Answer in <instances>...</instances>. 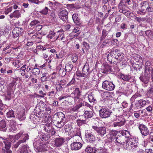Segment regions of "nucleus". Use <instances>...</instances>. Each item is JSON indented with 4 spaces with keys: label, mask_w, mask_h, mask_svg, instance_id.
Returning <instances> with one entry per match:
<instances>
[{
    "label": "nucleus",
    "mask_w": 153,
    "mask_h": 153,
    "mask_svg": "<svg viewBox=\"0 0 153 153\" xmlns=\"http://www.w3.org/2000/svg\"><path fill=\"white\" fill-rule=\"evenodd\" d=\"M17 117L18 119L20 121L25 120V117L24 111H23L17 113Z\"/></svg>",
    "instance_id": "c85d7f7f"
},
{
    "label": "nucleus",
    "mask_w": 153,
    "mask_h": 153,
    "mask_svg": "<svg viewBox=\"0 0 153 153\" xmlns=\"http://www.w3.org/2000/svg\"><path fill=\"white\" fill-rule=\"evenodd\" d=\"M81 92L78 88H76L73 92L71 93L72 94H74V97H79L80 95Z\"/></svg>",
    "instance_id": "473e14b6"
},
{
    "label": "nucleus",
    "mask_w": 153,
    "mask_h": 153,
    "mask_svg": "<svg viewBox=\"0 0 153 153\" xmlns=\"http://www.w3.org/2000/svg\"><path fill=\"white\" fill-rule=\"evenodd\" d=\"M79 97H74V101L75 103L76 104H82L83 106V100L79 98Z\"/></svg>",
    "instance_id": "c9c22d12"
},
{
    "label": "nucleus",
    "mask_w": 153,
    "mask_h": 153,
    "mask_svg": "<svg viewBox=\"0 0 153 153\" xmlns=\"http://www.w3.org/2000/svg\"><path fill=\"white\" fill-rule=\"evenodd\" d=\"M35 115L38 118H42L43 119V122L46 123L48 120L49 115L46 114L45 111L42 110L39 108V106H36L34 111Z\"/></svg>",
    "instance_id": "f257e3e1"
},
{
    "label": "nucleus",
    "mask_w": 153,
    "mask_h": 153,
    "mask_svg": "<svg viewBox=\"0 0 153 153\" xmlns=\"http://www.w3.org/2000/svg\"><path fill=\"white\" fill-rule=\"evenodd\" d=\"M64 142V140L63 139L57 138L55 140L54 145L56 147H59L62 145Z\"/></svg>",
    "instance_id": "5701e85b"
},
{
    "label": "nucleus",
    "mask_w": 153,
    "mask_h": 153,
    "mask_svg": "<svg viewBox=\"0 0 153 153\" xmlns=\"http://www.w3.org/2000/svg\"><path fill=\"white\" fill-rule=\"evenodd\" d=\"M112 112L107 108H102L99 111V116L102 118H106L110 117Z\"/></svg>",
    "instance_id": "20e7f679"
},
{
    "label": "nucleus",
    "mask_w": 153,
    "mask_h": 153,
    "mask_svg": "<svg viewBox=\"0 0 153 153\" xmlns=\"http://www.w3.org/2000/svg\"><path fill=\"white\" fill-rule=\"evenodd\" d=\"M135 105L136 106L134 107L135 109H138L139 108L144 107L146 104V101L144 100L141 99L136 101Z\"/></svg>",
    "instance_id": "2eb2a0df"
},
{
    "label": "nucleus",
    "mask_w": 153,
    "mask_h": 153,
    "mask_svg": "<svg viewBox=\"0 0 153 153\" xmlns=\"http://www.w3.org/2000/svg\"><path fill=\"white\" fill-rule=\"evenodd\" d=\"M139 128L143 135L146 136L149 134V130L145 125L143 124H140L139 126Z\"/></svg>",
    "instance_id": "ddd939ff"
},
{
    "label": "nucleus",
    "mask_w": 153,
    "mask_h": 153,
    "mask_svg": "<svg viewBox=\"0 0 153 153\" xmlns=\"http://www.w3.org/2000/svg\"><path fill=\"white\" fill-rule=\"evenodd\" d=\"M150 74H148V73H145L143 76H140V79L141 81L145 84L147 83L150 78Z\"/></svg>",
    "instance_id": "f3484780"
},
{
    "label": "nucleus",
    "mask_w": 153,
    "mask_h": 153,
    "mask_svg": "<svg viewBox=\"0 0 153 153\" xmlns=\"http://www.w3.org/2000/svg\"><path fill=\"white\" fill-rule=\"evenodd\" d=\"M9 29L7 27L4 28L3 29L0 30V36L4 35L9 31Z\"/></svg>",
    "instance_id": "79ce46f5"
},
{
    "label": "nucleus",
    "mask_w": 153,
    "mask_h": 153,
    "mask_svg": "<svg viewBox=\"0 0 153 153\" xmlns=\"http://www.w3.org/2000/svg\"><path fill=\"white\" fill-rule=\"evenodd\" d=\"M82 106V104H77L75 106H74L73 108L71 109V110L72 111H75L80 107Z\"/></svg>",
    "instance_id": "13d9d810"
},
{
    "label": "nucleus",
    "mask_w": 153,
    "mask_h": 153,
    "mask_svg": "<svg viewBox=\"0 0 153 153\" xmlns=\"http://www.w3.org/2000/svg\"><path fill=\"white\" fill-rule=\"evenodd\" d=\"M7 116L8 117H15L13 111L10 110L7 113Z\"/></svg>",
    "instance_id": "6e6d98bb"
},
{
    "label": "nucleus",
    "mask_w": 153,
    "mask_h": 153,
    "mask_svg": "<svg viewBox=\"0 0 153 153\" xmlns=\"http://www.w3.org/2000/svg\"><path fill=\"white\" fill-rule=\"evenodd\" d=\"M119 54H118L117 56V59H118L121 62L124 59V54L121 52H120L119 51Z\"/></svg>",
    "instance_id": "a18cd8bd"
},
{
    "label": "nucleus",
    "mask_w": 153,
    "mask_h": 153,
    "mask_svg": "<svg viewBox=\"0 0 153 153\" xmlns=\"http://www.w3.org/2000/svg\"><path fill=\"white\" fill-rule=\"evenodd\" d=\"M24 42L28 46H30L33 44V42L32 41H29L27 39H25L24 40Z\"/></svg>",
    "instance_id": "4d7b16f0"
},
{
    "label": "nucleus",
    "mask_w": 153,
    "mask_h": 153,
    "mask_svg": "<svg viewBox=\"0 0 153 153\" xmlns=\"http://www.w3.org/2000/svg\"><path fill=\"white\" fill-rule=\"evenodd\" d=\"M68 13L65 9L62 10L59 14V17L63 21H66L68 19Z\"/></svg>",
    "instance_id": "4468645a"
},
{
    "label": "nucleus",
    "mask_w": 153,
    "mask_h": 153,
    "mask_svg": "<svg viewBox=\"0 0 153 153\" xmlns=\"http://www.w3.org/2000/svg\"><path fill=\"white\" fill-rule=\"evenodd\" d=\"M53 128L50 123H47L45 126L44 129L45 131L48 133L51 132Z\"/></svg>",
    "instance_id": "c756f323"
},
{
    "label": "nucleus",
    "mask_w": 153,
    "mask_h": 153,
    "mask_svg": "<svg viewBox=\"0 0 153 153\" xmlns=\"http://www.w3.org/2000/svg\"><path fill=\"white\" fill-rule=\"evenodd\" d=\"M42 36L41 34L39 33H36L34 35L32 36V39H33L36 40V41H37V40L41 39H42Z\"/></svg>",
    "instance_id": "2f4dec72"
},
{
    "label": "nucleus",
    "mask_w": 153,
    "mask_h": 153,
    "mask_svg": "<svg viewBox=\"0 0 153 153\" xmlns=\"http://www.w3.org/2000/svg\"><path fill=\"white\" fill-rule=\"evenodd\" d=\"M85 137L88 141L89 142L91 141L92 142L95 140V137L90 132L85 133Z\"/></svg>",
    "instance_id": "aec40b11"
},
{
    "label": "nucleus",
    "mask_w": 153,
    "mask_h": 153,
    "mask_svg": "<svg viewBox=\"0 0 153 153\" xmlns=\"http://www.w3.org/2000/svg\"><path fill=\"white\" fill-rule=\"evenodd\" d=\"M119 50L116 49L111 52L107 55V59L111 63L114 59H117L118 54H119Z\"/></svg>",
    "instance_id": "423d86ee"
},
{
    "label": "nucleus",
    "mask_w": 153,
    "mask_h": 153,
    "mask_svg": "<svg viewBox=\"0 0 153 153\" xmlns=\"http://www.w3.org/2000/svg\"><path fill=\"white\" fill-rule=\"evenodd\" d=\"M75 75H74V77L72 78L71 80L68 83L67 85L66 86L67 87L68 86H69L74 84L75 83Z\"/></svg>",
    "instance_id": "0e129e2a"
},
{
    "label": "nucleus",
    "mask_w": 153,
    "mask_h": 153,
    "mask_svg": "<svg viewBox=\"0 0 153 153\" xmlns=\"http://www.w3.org/2000/svg\"><path fill=\"white\" fill-rule=\"evenodd\" d=\"M39 23V22L36 20H34L32 21L30 23V25L32 27L33 26Z\"/></svg>",
    "instance_id": "774afa93"
},
{
    "label": "nucleus",
    "mask_w": 153,
    "mask_h": 153,
    "mask_svg": "<svg viewBox=\"0 0 153 153\" xmlns=\"http://www.w3.org/2000/svg\"><path fill=\"white\" fill-rule=\"evenodd\" d=\"M73 67V65L71 64L68 63L66 64L65 69L67 72H69L72 70Z\"/></svg>",
    "instance_id": "a19ab883"
},
{
    "label": "nucleus",
    "mask_w": 153,
    "mask_h": 153,
    "mask_svg": "<svg viewBox=\"0 0 153 153\" xmlns=\"http://www.w3.org/2000/svg\"><path fill=\"white\" fill-rule=\"evenodd\" d=\"M76 123L79 126H81L83 124H86L87 122L85 120H76Z\"/></svg>",
    "instance_id": "09e8293b"
},
{
    "label": "nucleus",
    "mask_w": 153,
    "mask_h": 153,
    "mask_svg": "<svg viewBox=\"0 0 153 153\" xmlns=\"http://www.w3.org/2000/svg\"><path fill=\"white\" fill-rule=\"evenodd\" d=\"M120 134L121 136L124 137L125 140H127L126 138H128L130 136V134L129 132L126 130H123L120 131Z\"/></svg>",
    "instance_id": "bb28decb"
},
{
    "label": "nucleus",
    "mask_w": 153,
    "mask_h": 153,
    "mask_svg": "<svg viewBox=\"0 0 153 153\" xmlns=\"http://www.w3.org/2000/svg\"><path fill=\"white\" fill-rule=\"evenodd\" d=\"M67 72L65 68H61L59 70V74L60 76L63 77L65 75Z\"/></svg>",
    "instance_id": "58836bf2"
},
{
    "label": "nucleus",
    "mask_w": 153,
    "mask_h": 153,
    "mask_svg": "<svg viewBox=\"0 0 153 153\" xmlns=\"http://www.w3.org/2000/svg\"><path fill=\"white\" fill-rule=\"evenodd\" d=\"M50 10L48 7H45L42 10L39 11V13L42 15H46L48 13V11Z\"/></svg>",
    "instance_id": "c03bdc74"
},
{
    "label": "nucleus",
    "mask_w": 153,
    "mask_h": 153,
    "mask_svg": "<svg viewBox=\"0 0 153 153\" xmlns=\"http://www.w3.org/2000/svg\"><path fill=\"white\" fill-rule=\"evenodd\" d=\"M88 99L90 102H94L96 100L94 99L93 95L91 94H89L88 96Z\"/></svg>",
    "instance_id": "680f3d73"
},
{
    "label": "nucleus",
    "mask_w": 153,
    "mask_h": 153,
    "mask_svg": "<svg viewBox=\"0 0 153 153\" xmlns=\"http://www.w3.org/2000/svg\"><path fill=\"white\" fill-rule=\"evenodd\" d=\"M108 33L106 30L105 29L102 30V36L100 38L101 41H102L104 39L106 36L107 35Z\"/></svg>",
    "instance_id": "37998d69"
},
{
    "label": "nucleus",
    "mask_w": 153,
    "mask_h": 153,
    "mask_svg": "<svg viewBox=\"0 0 153 153\" xmlns=\"http://www.w3.org/2000/svg\"><path fill=\"white\" fill-rule=\"evenodd\" d=\"M33 115H31L30 117V118L32 121H33L34 124H37L39 122V120H40L41 119H38L34 117H33Z\"/></svg>",
    "instance_id": "864d4df0"
},
{
    "label": "nucleus",
    "mask_w": 153,
    "mask_h": 153,
    "mask_svg": "<svg viewBox=\"0 0 153 153\" xmlns=\"http://www.w3.org/2000/svg\"><path fill=\"white\" fill-rule=\"evenodd\" d=\"M120 76V77L122 79L125 81H129L131 77L130 75L123 74H121Z\"/></svg>",
    "instance_id": "e433bc0d"
},
{
    "label": "nucleus",
    "mask_w": 153,
    "mask_h": 153,
    "mask_svg": "<svg viewBox=\"0 0 153 153\" xmlns=\"http://www.w3.org/2000/svg\"><path fill=\"white\" fill-rule=\"evenodd\" d=\"M22 13L19 10H15L9 15L10 18L13 20H15L21 17Z\"/></svg>",
    "instance_id": "9d476101"
},
{
    "label": "nucleus",
    "mask_w": 153,
    "mask_h": 153,
    "mask_svg": "<svg viewBox=\"0 0 153 153\" xmlns=\"http://www.w3.org/2000/svg\"><path fill=\"white\" fill-rule=\"evenodd\" d=\"M7 129L6 123L4 120H2L0 122V130L3 131H5Z\"/></svg>",
    "instance_id": "a878e982"
},
{
    "label": "nucleus",
    "mask_w": 153,
    "mask_h": 153,
    "mask_svg": "<svg viewBox=\"0 0 153 153\" xmlns=\"http://www.w3.org/2000/svg\"><path fill=\"white\" fill-rule=\"evenodd\" d=\"M142 58L139 55L134 54L133 55V59L137 62H139L140 60H142Z\"/></svg>",
    "instance_id": "de8ad7c7"
},
{
    "label": "nucleus",
    "mask_w": 153,
    "mask_h": 153,
    "mask_svg": "<svg viewBox=\"0 0 153 153\" xmlns=\"http://www.w3.org/2000/svg\"><path fill=\"white\" fill-rule=\"evenodd\" d=\"M151 64V63L149 61H147L145 63V71L146 72L147 71H149L150 69V66Z\"/></svg>",
    "instance_id": "49530a36"
},
{
    "label": "nucleus",
    "mask_w": 153,
    "mask_h": 153,
    "mask_svg": "<svg viewBox=\"0 0 153 153\" xmlns=\"http://www.w3.org/2000/svg\"><path fill=\"white\" fill-rule=\"evenodd\" d=\"M24 136L25 137H24L23 140H19L13 146L14 148H17L21 143L25 142L26 140L28 139V136L27 134H25L24 135Z\"/></svg>",
    "instance_id": "6ab92c4d"
},
{
    "label": "nucleus",
    "mask_w": 153,
    "mask_h": 153,
    "mask_svg": "<svg viewBox=\"0 0 153 153\" xmlns=\"http://www.w3.org/2000/svg\"><path fill=\"white\" fill-rule=\"evenodd\" d=\"M59 33V34H60L58 35L56 39L54 38V41H56L59 38H60L61 40H64L65 39V37L64 36V34L63 33V31L61 30L58 31L57 32V34H58V33Z\"/></svg>",
    "instance_id": "cd10ccee"
},
{
    "label": "nucleus",
    "mask_w": 153,
    "mask_h": 153,
    "mask_svg": "<svg viewBox=\"0 0 153 153\" xmlns=\"http://www.w3.org/2000/svg\"><path fill=\"white\" fill-rule=\"evenodd\" d=\"M4 143L5 144V149H10L11 146V143L9 142L5 141H4Z\"/></svg>",
    "instance_id": "bf43d9fd"
},
{
    "label": "nucleus",
    "mask_w": 153,
    "mask_h": 153,
    "mask_svg": "<svg viewBox=\"0 0 153 153\" xmlns=\"http://www.w3.org/2000/svg\"><path fill=\"white\" fill-rule=\"evenodd\" d=\"M102 87L104 89L111 91L114 89L115 86L112 82L108 80H105L102 83Z\"/></svg>",
    "instance_id": "7ed1b4c3"
},
{
    "label": "nucleus",
    "mask_w": 153,
    "mask_h": 153,
    "mask_svg": "<svg viewBox=\"0 0 153 153\" xmlns=\"http://www.w3.org/2000/svg\"><path fill=\"white\" fill-rule=\"evenodd\" d=\"M17 129L16 126H14L13 125L10 126V128L9 129V132H14Z\"/></svg>",
    "instance_id": "e2e57ef3"
},
{
    "label": "nucleus",
    "mask_w": 153,
    "mask_h": 153,
    "mask_svg": "<svg viewBox=\"0 0 153 153\" xmlns=\"http://www.w3.org/2000/svg\"><path fill=\"white\" fill-rule=\"evenodd\" d=\"M89 69V66L87 63H86L84 65L82 68V72L84 76H86L88 74V71Z\"/></svg>",
    "instance_id": "4be33fe9"
},
{
    "label": "nucleus",
    "mask_w": 153,
    "mask_h": 153,
    "mask_svg": "<svg viewBox=\"0 0 153 153\" xmlns=\"http://www.w3.org/2000/svg\"><path fill=\"white\" fill-rule=\"evenodd\" d=\"M22 31L21 28L16 27L13 30L12 33L14 39L18 38L20 35Z\"/></svg>",
    "instance_id": "f8f14e48"
},
{
    "label": "nucleus",
    "mask_w": 153,
    "mask_h": 153,
    "mask_svg": "<svg viewBox=\"0 0 153 153\" xmlns=\"http://www.w3.org/2000/svg\"><path fill=\"white\" fill-rule=\"evenodd\" d=\"M34 147L36 152L44 151L45 150V146L38 142H35L33 143Z\"/></svg>",
    "instance_id": "1a4fd4ad"
},
{
    "label": "nucleus",
    "mask_w": 153,
    "mask_h": 153,
    "mask_svg": "<svg viewBox=\"0 0 153 153\" xmlns=\"http://www.w3.org/2000/svg\"><path fill=\"white\" fill-rule=\"evenodd\" d=\"M31 72L33 75L37 76L39 74L40 71L39 68H33L31 71Z\"/></svg>",
    "instance_id": "ea45409f"
},
{
    "label": "nucleus",
    "mask_w": 153,
    "mask_h": 153,
    "mask_svg": "<svg viewBox=\"0 0 153 153\" xmlns=\"http://www.w3.org/2000/svg\"><path fill=\"white\" fill-rule=\"evenodd\" d=\"M82 144L81 143L78 142H74L71 144V146L72 150H77L82 147Z\"/></svg>",
    "instance_id": "dca6fc26"
},
{
    "label": "nucleus",
    "mask_w": 153,
    "mask_h": 153,
    "mask_svg": "<svg viewBox=\"0 0 153 153\" xmlns=\"http://www.w3.org/2000/svg\"><path fill=\"white\" fill-rule=\"evenodd\" d=\"M78 59V55L76 54H74L72 55V62L75 63L76 62Z\"/></svg>",
    "instance_id": "338daca9"
},
{
    "label": "nucleus",
    "mask_w": 153,
    "mask_h": 153,
    "mask_svg": "<svg viewBox=\"0 0 153 153\" xmlns=\"http://www.w3.org/2000/svg\"><path fill=\"white\" fill-rule=\"evenodd\" d=\"M55 86L56 89V91L55 92V94H57V92H60L63 89V87L62 86L59 84H56Z\"/></svg>",
    "instance_id": "3c124183"
},
{
    "label": "nucleus",
    "mask_w": 153,
    "mask_h": 153,
    "mask_svg": "<svg viewBox=\"0 0 153 153\" xmlns=\"http://www.w3.org/2000/svg\"><path fill=\"white\" fill-rule=\"evenodd\" d=\"M82 45L84 48H85L86 50H88L89 48V45L87 43L85 42H83L82 43Z\"/></svg>",
    "instance_id": "69168bd1"
},
{
    "label": "nucleus",
    "mask_w": 153,
    "mask_h": 153,
    "mask_svg": "<svg viewBox=\"0 0 153 153\" xmlns=\"http://www.w3.org/2000/svg\"><path fill=\"white\" fill-rule=\"evenodd\" d=\"M72 18L74 22L76 25H79L81 24V22L78 17V15L77 14H74L72 16Z\"/></svg>",
    "instance_id": "412c9836"
},
{
    "label": "nucleus",
    "mask_w": 153,
    "mask_h": 153,
    "mask_svg": "<svg viewBox=\"0 0 153 153\" xmlns=\"http://www.w3.org/2000/svg\"><path fill=\"white\" fill-rule=\"evenodd\" d=\"M97 149L96 150L89 146H87L85 150V151L87 153H95L96 151L97 152Z\"/></svg>",
    "instance_id": "7c9ffc66"
},
{
    "label": "nucleus",
    "mask_w": 153,
    "mask_h": 153,
    "mask_svg": "<svg viewBox=\"0 0 153 153\" xmlns=\"http://www.w3.org/2000/svg\"><path fill=\"white\" fill-rule=\"evenodd\" d=\"M97 151L98 153H108L107 150L102 148L100 147L98 148H97Z\"/></svg>",
    "instance_id": "603ef678"
},
{
    "label": "nucleus",
    "mask_w": 153,
    "mask_h": 153,
    "mask_svg": "<svg viewBox=\"0 0 153 153\" xmlns=\"http://www.w3.org/2000/svg\"><path fill=\"white\" fill-rule=\"evenodd\" d=\"M119 12L120 13H123L127 17H129L131 16V12H129V10L126 9L124 8L123 9H120Z\"/></svg>",
    "instance_id": "b1692460"
},
{
    "label": "nucleus",
    "mask_w": 153,
    "mask_h": 153,
    "mask_svg": "<svg viewBox=\"0 0 153 153\" xmlns=\"http://www.w3.org/2000/svg\"><path fill=\"white\" fill-rule=\"evenodd\" d=\"M115 143L117 145L123 144L125 146V142L126 143L127 140H125L123 136H120L118 135L117 137H115L114 138Z\"/></svg>",
    "instance_id": "9b49d317"
},
{
    "label": "nucleus",
    "mask_w": 153,
    "mask_h": 153,
    "mask_svg": "<svg viewBox=\"0 0 153 153\" xmlns=\"http://www.w3.org/2000/svg\"><path fill=\"white\" fill-rule=\"evenodd\" d=\"M54 116L56 118V121L58 123L65 122L66 120L65 115L62 112L57 113L55 114Z\"/></svg>",
    "instance_id": "6e6552de"
},
{
    "label": "nucleus",
    "mask_w": 153,
    "mask_h": 153,
    "mask_svg": "<svg viewBox=\"0 0 153 153\" xmlns=\"http://www.w3.org/2000/svg\"><path fill=\"white\" fill-rule=\"evenodd\" d=\"M132 66L134 70L136 71L140 70L142 68L141 65H139L137 64H136V63H133L132 64Z\"/></svg>",
    "instance_id": "5fc2aeb1"
},
{
    "label": "nucleus",
    "mask_w": 153,
    "mask_h": 153,
    "mask_svg": "<svg viewBox=\"0 0 153 153\" xmlns=\"http://www.w3.org/2000/svg\"><path fill=\"white\" fill-rule=\"evenodd\" d=\"M127 143L128 146H130L133 150L138 152V143L136 138L133 137L129 138L128 140L127 141L126 144Z\"/></svg>",
    "instance_id": "f03ea898"
},
{
    "label": "nucleus",
    "mask_w": 153,
    "mask_h": 153,
    "mask_svg": "<svg viewBox=\"0 0 153 153\" xmlns=\"http://www.w3.org/2000/svg\"><path fill=\"white\" fill-rule=\"evenodd\" d=\"M141 95L138 93H137L134 95L130 99L131 102H134L135 100L138 97H140Z\"/></svg>",
    "instance_id": "4c0bfd02"
},
{
    "label": "nucleus",
    "mask_w": 153,
    "mask_h": 153,
    "mask_svg": "<svg viewBox=\"0 0 153 153\" xmlns=\"http://www.w3.org/2000/svg\"><path fill=\"white\" fill-rule=\"evenodd\" d=\"M93 115V114L91 111L87 110L85 111L84 112V116L85 120L92 117Z\"/></svg>",
    "instance_id": "393cba45"
},
{
    "label": "nucleus",
    "mask_w": 153,
    "mask_h": 153,
    "mask_svg": "<svg viewBox=\"0 0 153 153\" xmlns=\"http://www.w3.org/2000/svg\"><path fill=\"white\" fill-rule=\"evenodd\" d=\"M20 153H28L27 148V146L24 145L21 147L20 148Z\"/></svg>",
    "instance_id": "f704fd0d"
},
{
    "label": "nucleus",
    "mask_w": 153,
    "mask_h": 153,
    "mask_svg": "<svg viewBox=\"0 0 153 153\" xmlns=\"http://www.w3.org/2000/svg\"><path fill=\"white\" fill-rule=\"evenodd\" d=\"M36 106H39V108L42 110L45 111L46 114L49 115L51 113V108L49 106H47L43 102H39Z\"/></svg>",
    "instance_id": "39448f33"
},
{
    "label": "nucleus",
    "mask_w": 153,
    "mask_h": 153,
    "mask_svg": "<svg viewBox=\"0 0 153 153\" xmlns=\"http://www.w3.org/2000/svg\"><path fill=\"white\" fill-rule=\"evenodd\" d=\"M92 128L101 137L103 136L106 133V129L104 126L97 127L93 126Z\"/></svg>",
    "instance_id": "0eeeda50"
},
{
    "label": "nucleus",
    "mask_w": 153,
    "mask_h": 153,
    "mask_svg": "<svg viewBox=\"0 0 153 153\" xmlns=\"http://www.w3.org/2000/svg\"><path fill=\"white\" fill-rule=\"evenodd\" d=\"M49 18L53 21L55 22L57 19V16L53 11H52L49 16Z\"/></svg>",
    "instance_id": "72a5a7b5"
},
{
    "label": "nucleus",
    "mask_w": 153,
    "mask_h": 153,
    "mask_svg": "<svg viewBox=\"0 0 153 153\" xmlns=\"http://www.w3.org/2000/svg\"><path fill=\"white\" fill-rule=\"evenodd\" d=\"M58 35L56 33H55L53 31L50 30L49 34L47 36V37L50 39L53 38V37H54L56 35Z\"/></svg>",
    "instance_id": "8fccbe9b"
},
{
    "label": "nucleus",
    "mask_w": 153,
    "mask_h": 153,
    "mask_svg": "<svg viewBox=\"0 0 153 153\" xmlns=\"http://www.w3.org/2000/svg\"><path fill=\"white\" fill-rule=\"evenodd\" d=\"M125 123V120L123 119L119 122L116 121L113 122L112 124V126L117 128H119L120 127L124 125Z\"/></svg>",
    "instance_id": "a211bd4d"
},
{
    "label": "nucleus",
    "mask_w": 153,
    "mask_h": 153,
    "mask_svg": "<svg viewBox=\"0 0 153 153\" xmlns=\"http://www.w3.org/2000/svg\"><path fill=\"white\" fill-rule=\"evenodd\" d=\"M12 6L8 8L5 9L4 10V14L6 15H7L9 13L12 11Z\"/></svg>",
    "instance_id": "052dcab7"
}]
</instances>
